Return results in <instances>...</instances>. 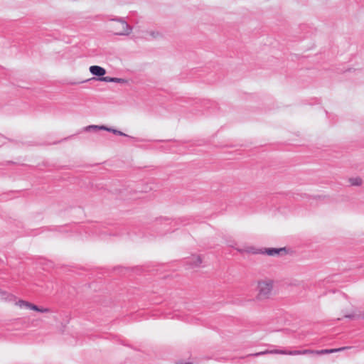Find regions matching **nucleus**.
Here are the masks:
<instances>
[{
	"label": "nucleus",
	"mask_w": 364,
	"mask_h": 364,
	"mask_svg": "<svg viewBox=\"0 0 364 364\" xmlns=\"http://www.w3.org/2000/svg\"><path fill=\"white\" fill-rule=\"evenodd\" d=\"M273 281L270 279L260 281L258 282L257 291L256 296L257 301H264L268 299L272 295Z\"/></svg>",
	"instance_id": "f257e3e1"
},
{
	"label": "nucleus",
	"mask_w": 364,
	"mask_h": 364,
	"mask_svg": "<svg viewBox=\"0 0 364 364\" xmlns=\"http://www.w3.org/2000/svg\"><path fill=\"white\" fill-rule=\"evenodd\" d=\"M110 21L116 22V23L112 26L114 35L128 36L132 31V27L129 26L123 18H112Z\"/></svg>",
	"instance_id": "f03ea898"
},
{
	"label": "nucleus",
	"mask_w": 364,
	"mask_h": 364,
	"mask_svg": "<svg viewBox=\"0 0 364 364\" xmlns=\"http://www.w3.org/2000/svg\"><path fill=\"white\" fill-rule=\"evenodd\" d=\"M85 130L86 132L97 131V130H105V131H107V132H112L113 134H114L116 135L124 136H127V137L131 138V139H134V137H132L131 136H129V135L124 134V132H121L119 130H117V129H112V128H109V127H107L106 126H104V125H101V126H99V125H89V126L85 127Z\"/></svg>",
	"instance_id": "7ed1b4c3"
},
{
	"label": "nucleus",
	"mask_w": 364,
	"mask_h": 364,
	"mask_svg": "<svg viewBox=\"0 0 364 364\" xmlns=\"http://www.w3.org/2000/svg\"><path fill=\"white\" fill-rule=\"evenodd\" d=\"M260 252L269 256H282L287 255L289 252V250L287 247H269L264 248Z\"/></svg>",
	"instance_id": "20e7f679"
},
{
	"label": "nucleus",
	"mask_w": 364,
	"mask_h": 364,
	"mask_svg": "<svg viewBox=\"0 0 364 364\" xmlns=\"http://www.w3.org/2000/svg\"><path fill=\"white\" fill-rule=\"evenodd\" d=\"M18 305L21 308L30 309L31 310H33V311H38V312H41V313H47V312L50 311V309H48V308H40V307H38V306H36L35 304H33L31 303H29L28 301H23V300H19L18 302Z\"/></svg>",
	"instance_id": "39448f33"
},
{
	"label": "nucleus",
	"mask_w": 364,
	"mask_h": 364,
	"mask_svg": "<svg viewBox=\"0 0 364 364\" xmlns=\"http://www.w3.org/2000/svg\"><path fill=\"white\" fill-rule=\"evenodd\" d=\"M89 70L92 75L97 76L99 78L105 77L106 70L99 65H92L90 67Z\"/></svg>",
	"instance_id": "423d86ee"
},
{
	"label": "nucleus",
	"mask_w": 364,
	"mask_h": 364,
	"mask_svg": "<svg viewBox=\"0 0 364 364\" xmlns=\"http://www.w3.org/2000/svg\"><path fill=\"white\" fill-rule=\"evenodd\" d=\"M280 353L282 354H288V355H307V354L312 355V353L314 352H313V350L305 349V350H291V351H288V352L282 350V351H280Z\"/></svg>",
	"instance_id": "0eeeda50"
},
{
	"label": "nucleus",
	"mask_w": 364,
	"mask_h": 364,
	"mask_svg": "<svg viewBox=\"0 0 364 364\" xmlns=\"http://www.w3.org/2000/svg\"><path fill=\"white\" fill-rule=\"evenodd\" d=\"M97 80L106 82H117V83H125L127 80L124 78L112 77L106 76L105 77L98 78Z\"/></svg>",
	"instance_id": "6e6552de"
},
{
	"label": "nucleus",
	"mask_w": 364,
	"mask_h": 364,
	"mask_svg": "<svg viewBox=\"0 0 364 364\" xmlns=\"http://www.w3.org/2000/svg\"><path fill=\"white\" fill-rule=\"evenodd\" d=\"M345 348H333V349H324V350H314L312 355H323V354H329L335 352H338L342 350H343Z\"/></svg>",
	"instance_id": "1a4fd4ad"
},
{
	"label": "nucleus",
	"mask_w": 364,
	"mask_h": 364,
	"mask_svg": "<svg viewBox=\"0 0 364 364\" xmlns=\"http://www.w3.org/2000/svg\"><path fill=\"white\" fill-rule=\"evenodd\" d=\"M146 38L148 39H156L161 37V33L158 31L149 30L145 32Z\"/></svg>",
	"instance_id": "9d476101"
},
{
	"label": "nucleus",
	"mask_w": 364,
	"mask_h": 364,
	"mask_svg": "<svg viewBox=\"0 0 364 364\" xmlns=\"http://www.w3.org/2000/svg\"><path fill=\"white\" fill-rule=\"evenodd\" d=\"M188 262L191 267H196L201 264L202 259L200 256H193Z\"/></svg>",
	"instance_id": "9b49d317"
},
{
	"label": "nucleus",
	"mask_w": 364,
	"mask_h": 364,
	"mask_svg": "<svg viewBox=\"0 0 364 364\" xmlns=\"http://www.w3.org/2000/svg\"><path fill=\"white\" fill-rule=\"evenodd\" d=\"M228 246L231 247H234L235 248V245L233 244V242H231V243H229L228 244ZM235 250L241 253L242 255H249L250 254V248L249 247H245V248H240V247H235Z\"/></svg>",
	"instance_id": "f8f14e48"
},
{
	"label": "nucleus",
	"mask_w": 364,
	"mask_h": 364,
	"mask_svg": "<svg viewBox=\"0 0 364 364\" xmlns=\"http://www.w3.org/2000/svg\"><path fill=\"white\" fill-rule=\"evenodd\" d=\"M349 181L352 186H358L362 183V179L359 177L351 178Z\"/></svg>",
	"instance_id": "ddd939ff"
},
{
	"label": "nucleus",
	"mask_w": 364,
	"mask_h": 364,
	"mask_svg": "<svg viewBox=\"0 0 364 364\" xmlns=\"http://www.w3.org/2000/svg\"><path fill=\"white\" fill-rule=\"evenodd\" d=\"M6 294V292H4L0 290V299H4V295Z\"/></svg>",
	"instance_id": "4468645a"
},
{
	"label": "nucleus",
	"mask_w": 364,
	"mask_h": 364,
	"mask_svg": "<svg viewBox=\"0 0 364 364\" xmlns=\"http://www.w3.org/2000/svg\"><path fill=\"white\" fill-rule=\"evenodd\" d=\"M177 364H192V363H191L188 362V363H178Z\"/></svg>",
	"instance_id": "2eb2a0df"
},
{
	"label": "nucleus",
	"mask_w": 364,
	"mask_h": 364,
	"mask_svg": "<svg viewBox=\"0 0 364 364\" xmlns=\"http://www.w3.org/2000/svg\"><path fill=\"white\" fill-rule=\"evenodd\" d=\"M136 141H142V139H135Z\"/></svg>",
	"instance_id": "dca6fc26"
},
{
	"label": "nucleus",
	"mask_w": 364,
	"mask_h": 364,
	"mask_svg": "<svg viewBox=\"0 0 364 364\" xmlns=\"http://www.w3.org/2000/svg\"><path fill=\"white\" fill-rule=\"evenodd\" d=\"M252 253H257V252L253 251V249L252 248Z\"/></svg>",
	"instance_id": "f3484780"
}]
</instances>
